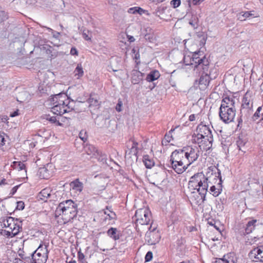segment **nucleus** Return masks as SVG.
<instances>
[{
    "label": "nucleus",
    "mask_w": 263,
    "mask_h": 263,
    "mask_svg": "<svg viewBox=\"0 0 263 263\" xmlns=\"http://www.w3.org/2000/svg\"><path fill=\"white\" fill-rule=\"evenodd\" d=\"M210 63V60L206 57L203 51L199 50L192 53L190 63L186 65H191L194 70H197L204 74L209 73Z\"/></svg>",
    "instance_id": "nucleus-1"
},
{
    "label": "nucleus",
    "mask_w": 263,
    "mask_h": 263,
    "mask_svg": "<svg viewBox=\"0 0 263 263\" xmlns=\"http://www.w3.org/2000/svg\"><path fill=\"white\" fill-rule=\"evenodd\" d=\"M211 171L209 170L206 173V176L204 175L203 172H199L194 174L190 178L189 181V187L191 190H195L197 186L202 185L203 183H209L210 181L209 179L211 178Z\"/></svg>",
    "instance_id": "nucleus-2"
},
{
    "label": "nucleus",
    "mask_w": 263,
    "mask_h": 263,
    "mask_svg": "<svg viewBox=\"0 0 263 263\" xmlns=\"http://www.w3.org/2000/svg\"><path fill=\"white\" fill-rule=\"evenodd\" d=\"M209 170L211 171V175L214 176V179L218 180V182L217 184V187L213 185L210 188V193L212 194L214 197H217L221 193L222 190L223 180L221 175V172L218 167L215 166H210L208 168Z\"/></svg>",
    "instance_id": "nucleus-3"
},
{
    "label": "nucleus",
    "mask_w": 263,
    "mask_h": 263,
    "mask_svg": "<svg viewBox=\"0 0 263 263\" xmlns=\"http://www.w3.org/2000/svg\"><path fill=\"white\" fill-rule=\"evenodd\" d=\"M253 108H241L239 116L237 118V124L236 130L240 129L242 126L243 123L246 124L250 123L253 121Z\"/></svg>",
    "instance_id": "nucleus-4"
},
{
    "label": "nucleus",
    "mask_w": 263,
    "mask_h": 263,
    "mask_svg": "<svg viewBox=\"0 0 263 263\" xmlns=\"http://www.w3.org/2000/svg\"><path fill=\"white\" fill-rule=\"evenodd\" d=\"M236 109L219 108V117L220 120L225 124H229L234 121Z\"/></svg>",
    "instance_id": "nucleus-5"
},
{
    "label": "nucleus",
    "mask_w": 263,
    "mask_h": 263,
    "mask_svg": "<svg viewBox=\"0 0 263 263\" xmlns=\"http://www.w3.org/2000/svg\"><path fill=\"white\" fill-rule=\"evenodd\" d=\"M185 154L184 160L187 161V165H190L193 162L196 161L199 156V151L197 148L192 147V146H184V150Z\"/></svg>",
    "instance_id": "nucleus-6"
},
{
    "label": "nucleus",
    "mask_w": 263,
    "mask_h": 263,
    "mask_svg": "<svg viewBox=\"0 0 263 263\" xmlns=\"http://www.w3.org/2000/svg\"><path fill=\"white\" fill-rule=\"evenodd\" d=\"M136 221L141 225H147L150 221L151 212L148 209H139L136 211Z\"/></svg>",
    "instance_id": "nucleus-7"
},
{
    "label": "nucleus",
    "mask_w": 263,
    "mask_h": 263,
    "mask_svg": "<svg viewBox=\"0 0 263 263\" xmlns=\"http://www.w3.org/2000/svg\"><path fill=\"white\" fill-rule=\"evenodd\" d=\"M78 206L77 203H74L72 200H66L60 202L56 209L55 214V216L61 215V213L70 210V208Z\"/></svg>",
    "instance_id": "nucleus-8"
},
{
    "label": "nucleus",
    "mask_w": 263,
    "mask_h": 263,
    "mask_svg": "<svg viewBox=\"0 0 263 263\" xmlns=\"http://www.w3.org/2000/svg\"><path fill=\"white\" fill-rule=\"evenodd\" d=\"M196 131L200 134H202V136L205 138V141H208L212 144L213 137L212 130L208 126L200 124L198 125Z\"/></svg>",
    "instance_id": "nucleus-9"
},
{
    "label": "nucleus",
    "mask_w": 263,
    "mask_h": 263,
    "mask_svg": "<svg viewBox=\"0 0 263 263\" xmlns=\"http://www.w3.org/2000/svg\"><path fill=\"white\" fill-rule=\"evenodd\" d=\"M211 71L209 73H201L199 79L196 80L194 82V86L196 87H199V89L202 90L204 89L209 85L210 83V79H212L211 77Z\"/></svg>",
    "instance_id": "nucleus-10"
},
{
    "label": "nucleus",
    "mask_w": 263,
    "mask_h": 263,
    "mask_svg": "<svg viewBox=\"0 0 263 263\" xmlns=\"http://www.w3.org/2000/svg\"><path fill=\"white\" fill-rule=\"evenodd\" d=\"M160 238L158 231H156V228H154L152 231L147 232L145 234V240L149 245H154L159 242Z\"/></svg>",
    "instance_id": "nucleus-11"
},
{
    "label": "nucleus",
    "mask_w": 263,
    "mask_h": 263,
    "mask_svg": "<svg viewBox=\"0 0 263 263\" xmlns=\"http://www.w3.org/2000/svg\"><path fill=\"white\" fill-rule=\"evenodd\" d=\"M184 150V146L181 149H175L170 156V162L174 163L175 161L187 162L184 160L185 154Z\"/></svg>",
    "instance_id": "nucleus-12"
},
{
    "label": "nucleus",
    "mask_w": 263,
    "mask_h": 263,
    "mask_svg": "<svg viewBox=\"0 0 263 263\" xmlns=\"http://www.w3.org/2000/svg\"><path fill=\"white\" fill-rule=\"evenodd\" d=\"M221 100V105L219 108L230 109H236L235 101L234 96H223Z\"/></svg>",
    "instance_id": "nucleus-13"
},
{
    "label": "nucleus",
    "mask_w": 263,
    "mask_h": 263,
    "mask_svg": "<svg viewBox=\"0 0 263 263\" xmlns=\"http://www.w3.org/2000/svg\"><path fill=\"white\" fill-rule=\"evenodd\" d=\"M248 142V138L247 135L239 134L236 141V144L239 151L245 154L247 149V144Z\"/></svg>",
    "instance_id": "nucleus-14"
},
{
    "label": "nucleus",
    "mask_w": 263,
    "mask_h": 263,
    "mask_svg": "<svg viewBox=\"0 0 263 263\" xmlns=\"http://www.w3.org/2000/svg\"><path fill=\"white\" fill-rule=\"evenodd\" d=\"M172 168L178 174H181L186 171L190 165H187V162L175 161L174 163L171 162Z\"/></svg>",
    "instance_id": "nucleus-15"
},
{
    "label": "nucleus",
    "mask_w": 263,
    "mask_h": 263,
    "mask_svg": "<svg viewBox=\"0 0 263 263\" xmlns=\"http://www.w3.org/2000/svg\"><path fill=\"white\" fill-rule=\"evenodd\" d=\"M48 258L47 255L32 252L31 253V263H46Z\"/></svg>",
    "instance_id": "nucleus-16"
},
{
    "label": "nucleus",
    "mask_w": 263,
    "mask_h": 263,
    "mask_svg": "<svg viewBox=\"0 0 263 263\" xmlns=\"http://www.w3.org/2000/svg\"><path fill=\"white\" fill-rule=\"evenodd\" d=\"M77 207L78 206L73 207V208H70V210L69 211L68 210L66 211L65 212L61 213V215L64 216L63 217V219L65 221V222H68L77 217L78 212Z\"/></svg>",
    "instance_id": "nucleus-17"
},
{
    "label": "nucleus",
    "mask_w": 263,
    "mask_h": 263,
    "mask_svg": "<svg viewBox=\"0 0 263 263\" xmlns=\"http://www.w3.org/2000/svg\"><path fill=\"white\" fill-rule=\"evenodd\" d=\"M234 253H229L222 258H215L216 260L212 263H236Z\"/></svg>",
    "instance_id": "nucleus-18"
},
{
    "label": "nucleus",
    "mask_w": 263,
    "mask_h": 263,
    "mask_svg": "<svg viewBox=\"0 0 263 263\" xmlns=\"http://www.w3.org/2000/svg\"><path fill=\"white\" fill-rule=\"evenodd\" d=\"M131 82L133 84H139L143 80L144 73L140 72L138 69H133L131 73Z\"/></svg>",
    "instance_id": "nucleus-19"
},
{
    "label": "nucleus",
    "mask_w": 263,
    "mask_h": 263,
    "mask_svg": "<svg viewBox=\"0 0 263 263\" xmlns=\"http://www.w3.org/2000/svg\"><path fill=\"white\" fill-rule=\"evenodd\" d=\"M253 99L251 98L250 93L247 91L242 98L241 108H253Z\"/></svg>",
    "instance_id": "nucleus-20"
},
{
    "label": "nucleus",
    "mask_w": 263,
    "mask_h": 263,
    "mask_svg": "<svg viewBox=\"0 0 263 263\" xmlns=\"http://www.w3.org/2000/svg\"><path fill=\"white\" fill-rule=\"evenodd\" d=\"M111 120L109 118L105 117L104 116H99L97 117L95 120V123L99 127H109L108 124L111 122Z\"/></svg>",
    "instance_id": "nucleus-21"
},
{
    "label": "nucleus",
    "mask_w": 263,
    "mask_h": 263,
    "mask_svg": "<svg viewBox=\"0 0 263 263\" xmlns=\"http://www.w3.org/2000/svg\"><path fill=\"white\" fill-rule=\"evenodd\" d=\"M108 236L115 241L119 240L122 234L120 231L118 230L116 228L111 227L106 232Z\"/></svg>",
    "instance_id": "nucleus-22"
},
{
    "label": "nucleus",
    "mask_w": 263,
    "mask_h": 263,
    "mask_svg": "<svg viewBox=\"0 0 263 263\" xmlns=\"http://www.w3.org/2000/svg\"><path fill=\"white\" fill-rule=\"evenodd\" d=\"M61 121L62 122H64V120H63V119H70L69 117H64V118H61ZM44 119H45L46 120L50 122V123L52 124H54L56 126H63V124L60 122V117H58L57 118V117L55 116H50V115H45Z\"/></svg>",
    "instance_id": "nucleus-23"
},
{
    "label": "nucleus",
    "mask_w": 263,
    "mask_h": 263,
    "mask_svg": "<svg viewBox=\"0 0 263 263\" xmlns=\"http://www.w3.org/2000/svg\"><path fill=\"white\" fill-rule=\"evenodd\" d=\"M256 219H252L248 222L246 224V227L245 230L240 232L241 235H246L252 232L254 229L256 225L255 223L257 222Z\"/></svg>",
    "instance_id": "nucleus-24"
},
{
    "label": "nucleus",
    "mask_w": 263,
    "mask_h": 263,
    "mask_svg": "<svg viewBox=\"0 0 263 263\" xmlns=\"http://www.w3.org/2000/svg\"><path fill=\"white\" fill-rule=\"evenodd\" d=\"M51 110L53 114L59 115L60 117L62 115L69 111L67 108H65V105H59V103L53 105L51 108Z\"/></svg>",
    "instance_id": "nucleus-25"
},
{
    "label": "nucleus",
    "mask_w": 263,
    "mask_h": 263,
    "mask_svg": "<svg viewBox=\"0 0 263 263\" xmlns=\"http://www.w3.org/2000/svg\"><path fill=\"white\" fill-rule=\"evenodd\" d=\"M190 198L195 204L198 205H201L205 201L203 200L202 196L198 193V192H195V191L191 192Z\"/></svg>",
    "instance_id": "nucleus-26"
},
{
    "label": "nucleus",
    "mask_w": 263,
    "mask_h": 263,
    "mask_svg": "<svg viewBox=\"0 0 263 263\" xmlns=\"http://www.w3.org/2000/svg\"><path fill=\"white\" fill-rule=\"evenodd\" d=\"M208 183H203L202 185H200V187L197 186L195 190H193L195 192H198V193L202 196L203 200H206V194L208 192Z\"/></svg>",
    "instance_id": "nucleus-27"
},
{
    "label": "nucleus",
    "mask_w": 263,
    "mask_h": 263,
    "mask_svg": "<svg viewBox=\"0 0 263 263\" xmlns=\"http://www.w3.org/2000/svg\"><path fill=\"white\" fill-rule=\"evenodd\" d=\"M37 174L40 178L44 179H48L51 175V173L50 171L47 169V167L44 166L39 168Z\"/></svg>",
    "instance_id": "nucleus-28"
},
{
    "label": "nucleus",
    "mask_w": 263,
    "mask_h": 263,
    "mask_svg": "<svg viewBox=\"0 0 263 263\" xmlns=\"http://www.w3.org/2000/svg\"><path fill=\"white\" fill-rule=\"evenodd\" d=\"M160 77V73L157 70H153L147 74L145 80L149 82H153L158 79Z\"/></svg>",
    "instance_id": "nucleus-29"
},
{
    "label": "nucleus",
    "mask_w": 263,
    "mask_h": 263,
    "mask_svg": "<svg viewBox=\"0 0 263 263\" xmlns=\"http://www.w3.org/2000/svg\"><path fill=\"white\" fill-rule=\"evenodd\" d=\"M143 162L146 168L151 169L155 165V162L153 158L148 155H145L143 156Z\"/></svg>",
    "instance_id": "nucleus-30"
},
{
    "label": "nucleus",
    "mask_w": 263,
    "mask_h": 263,
    "mask_svg": "<svg viewBox=\"0 0 263 263\" xmlns=\"http://www.w3.org/2000/svg\"><path fill=\"white\" fill-rule=\"evenodd\" d=\"M18 221L13 220V228L11 230L13 231V235H16L18 233L22 230V222L23 220H21L20 218Z\"/></svg>",
    "instance_id": "nucleus-31"
},
{
    "label": "nucleus",
    "mask_w": 263,
    "mask_h": 263,
    "mask_svg": "<svg viewBox=\"0 0 263 263\" xmlns=\"http://www.w3.org/2000/svg\"><path fill=\"white\" fill-rule=\"evenodd\" d=\"M70 186L73 190L81 192L83 189V184L79 179H76L70 182Z\"/></svg>",
    "instance_id": "nucleus-32"
},
{
    "label": "nucleus",
    "mask_w": 263,
    "mask_h": 263,
    "mask_svg": "<svg viewBox=\"0 0 263 263\" xmlns=\"http://www.w3.org/2000/svg\"><path fill=\"white\" fill-rule=\"evenodd\" d=\"M84 101H74L71 99L69 98V99L68 100L67 104L66 105V106H67V109L68 110H72L77 109V108L76 107L78 104L80 103H83Z\"/></svg>",
    "instance_id": "nucleus-33"
},
{
    "label": "nucleus",
    "mask_w": 263,
    "mask_h": 263,
    "mask_svg": "<svg viewBox=\"0 0 263 263\" xmlns=\"http://www.w3.org/2000/svg\"><path fill=\"white\" fill-rule=\"evenodd\" d=\"M127 12L131 14H139L140 15H142V14H146L147 15H149V13L147 12V10H145L140 7H132L128 9Z\"/></svg>",
    "instance_id": "nucleus-34"
},
{
    "label": "nucleus",
    "mask_w": 263,
    "mask_h": 263,
    "mask_svg": "<svg viewBox=\"0 0 263 263\" xmlns=\"http://www.w3.org/2000/svg\"><path fill=\"white\" fill-rule=\"evenodd\" d=\"M55 98L59 99L58 103L59 105H65V101H68L69 97L65 92H62L55 95Z\"/></svg>",
    "instance_id": "nucleus-35"
},
{
    "label": "nucleus",
    "mask_w": 263,
    "mask_h": 263,
    "mask_svg": "<svg viewBox=\"0 0 263 263\" xmlns=\"http://www.w3.org/2000/svg\"><path fill=\"white\" fill-rule=\"evenodd\" d=\"M106 209L108 210L109 213H107V212L104 211V213L106 215V217L104 218V220L106 221L107 219L109 220H116L117 215L116 213L111 211V207L107 206Z\"/></svg>",
    "instance_id": "nucleus-36"
},
{
    "label": "nucleus",
    "mask_w": 263,
    "mask_h": 263,
    "mask_svg": "<svg viewBox=\"0 0 263 263\" xmlns=\"http://www.w3.org/2000/svg\"><path fill=\"white\" fill-rule=\"evenodd\" d=\"M41 49L42 51H45L46 54H48L49 58H50V59L53 58V55L52 54V49H53L52 47H51V46H50L49 45L45 44V45H43L41 47Z\"/></svg>",
    "instance_id": "nucleus-37"
},
{
    "label": "nucleus",
    "mask_w": 263,
    "mask_h": 263,
    "mask_svg": "<svg viewBox=\"0 0 263 263\" xmlns=\"http://www.w3.org/2000/svg\"><path fill=\"white\" fill-rule=\"evenodd\" d=\"M95 156L98 159V161L102 162L103 163H106L107 155L105 154L102 153L101 152L98 151Z\"/></svg>",
    "instance_id": "nucleus-38"
},
{
    "label": "nucleus",
    "mask_w": 263,
    "mask_h": 263,
    "mask_svg": "<svg viewBox=\"0 0 263 263\" xmlns=\"http://www.w3.org/2000/svg\"><path fill=\"white\" fill-rule=\"evenodd\" d=\"M263 112V106H259L256 111L253 114V122L257 120L261 116Z\"/></svg>",
    "instance_id": "nucleus-39"
},
{
    "label": "nucleus",
    "mask_w": 263,
    "mask_h": 263,
    "mask_svg": "<svg viewBox=\"0 0 263 263\" xmlns=\"http://www.w3.org/2000/svg\"><path fill=\"white\" fill-rule=\"evenodd\" d=\"M33 252L43 253V254L47 255V256H48L49 251L48 250L47 246H45V247L44 248L43 245L40 244L39 247Z\"/></svg>",
    "instance_id": "nucleus-40"
},
{
    "label": "nucleus",
    "mask_w": 263,
    "mask_h": 263,
    "mask_svg": "<svg viewBox=\"0 0 263 263\" xmlns=\"http://www.w3.org/2000/svg\"><path fill=\"white\" fill-rule=\"evenodd\" d=\"M85 148L88 155L92 154L94 156L99 151L94 145L90 144L87 145Z\"/></svg>",
    "instance_id": "nucleus-41"
},
{
    "label": "nucleus",
    "mask_w": 263,
    "mask_h": 263,
    "mask_svg": "<svg viewBox=\"0 0 263 263\" xmlns=\"http://www.w3.org/2000/svg\"><path fill=\"white\" fill-rule=\"evenodd\" d=\"M12 166L14 169H18L19 171L26 170L25 164L21 161H14ZM25 172H27L26 170Z\"/></svg>",
    "instance_id": "nucleus-42"
},
{
    "label": "nucleus",
    "mask_w": 263,
    "mask_h": 263,
    "mask_svg": "<svg viewBox=\"0 0 263 263\" xmlns=\"http://www.w3.org/2000/svg\"><path fill=\"white\" fill-rule=\"evenodd\" d=\"M74 72L75 73V76H78V78H81L83 76V69L81 63L77 65Z\"/></svg>",
    "instance_id": "nucleus-43"
},
{
    "label": "nucleus",
    "mask_w": 263,
    "mask_h": 263,
    "mask_svg": "<svg viewBox=\"0 0 263 263\" xmlns=\"http://www.w3.org/2000/svg\"><path fill=\"white\" fill-rule=\"evenodd\" d=\"M198 21V18L196 15H193L189 21V24L194 28V29H197L199 26Z\"/></svg>",
    "instance_id": "nucleus-44"
},
{
    "label": "nucleus",
    "mask_w": 263,
    "mask_h": 263,
    "mask_svg": "<svg viewBox=\"0 0 263 263\" xmlns=\"http://www.w3.org/2000/svg\"><path fill=\"white\" fill-rule=\"evenodd\" d=\"M174 129H171L168 134H166L165 135L164 139L162 141V143L163 145H166L171 140L173 139L172 136L171 135V132L173 131Z\"/></svg>",
    "instance_id": "nucleus-45"
},
{
    "label": "nucleus",
    "mask_w": 263,
    "mask_h": 263,
    "mask_svg": "<svg viewBox=\"0 0 263 263\" xmlns=\"http://www.w3.org/2000/svg\"><path fill=\"white\" fill-rule=\"evenodd\" d=\"M18 256L24 260V263H31V254L26 255L23 251L22 252L18 253Z\"/></svg>",
    "instance_id": "nucleus-46"
},
{
    "label": "nucleus",
    "mask_w": 263,
    "mask_h": 263,
    "mask_svg": "<svg viewBox=\"0 0 263 263\" xmlns=\"http://www.w3.org/2000/svg\"><path fill=\"white\" fill-rule=\"evenodd\" d=\"M50 192V189L45 188L40 192V195L44 198L47 199L51 196Z\"/></svg>",
    "instance_id": "nucleus-47"
},
{
    "label": "nucleus",
    "mask_w": 263,
    "mask_h": 263,
    "mask_svg": "<svg viewBox=\"0 0 263 263\" xmlns=\"http://www.w3.org/2000/svg\"><path fill=\"white\" fill-rule=\"evenodd\" d=\"M9 17L8 14L7 12L3 10L2 8H0V23L6 21Z\"/></svg>",
    "instance_id": "nucleus-48"
},
{
    "label": "nucleus",
    "mask_w": 263,
    "mask_h": 263,
    "mask_svg": "<svg viewBox=\"0 0 263 263\" xmlns=\"http://www.w3.org/2000/svg\"><path fill=\"white\" fill-rule=\"evenodd\" d=\"M138 153V149H136L135 148H134L133 149H132V147H131L129 149L128 152H127V151L126 152L125 157V158H126L128 155L133 154L134 156H135V157L136 158V160H137Z\"/></svg>",
    "instance_id": "nucleus-49"
},
{
    "label": "nucleus",
    "mask_w": 263,
    "mask_h": 263,
    "mask_svg": "<svg viewBox=\"0 0 263 263\" xmlns=\"http://www.w3.org/2000/svg\"><path fill=\"white\" fill-rule=\"evenodd\" d=\"M242 13L243 17H246V18H249L250 17H256L258 16V15L254 11H245L242 12Z\"/></svg>",
    "instance_id": "nucleus-50"
},
{
    "label": "nucleus",
    "mask_w": 263,
    "mask_h": 263,
    "mask_svg": "<svg viewBox=\"0 0 263 263\" xmlns=\"http://www.w3.org/2000/svg\"><path fill=\"white\" fill-rule=\"evenodd\" d=\"M2 219H5V223L6 224V226L7 227V228L9 227V222H13V220H15L17 221L19 220L18 218H15L11 216L2 217L1 218V220Z\"/></svg>",
    "instance_id": "nucleus-51"
},
{
    "label": "nucleus",
    "mask_w": 263,
    "mask_h": 263,
    "mask_svg": "<svg viewBox=\"0 0 263 263\" xmlns=\"http://www.w3.org/2000/svg\"><path fill=\"white\" fill-rule=\"evenodd\" d=\"M88 102L90 104V105H92L96 107H98L100 105L98 100L92 98L91 97V95H90V97L88 99Z\"/></svg>",
    "instance_id": "nucleus-52"
},
{
    "label": "nucleus",
    "mask_w": 263,
    "mask_h": 263,
    "mask_svg": "<svg viewBox=\"0 0 263 263\" xmlns=\"http://www.w3.org/2000/svg\"><path fill=\"white\" fill-rule=\"evenodd\" d=\"M166 9V7L164 6H160L157 7L156 10L153 12L154 14L156 16H159L160 14H161L164 13L165 10Z\"/></svg>",
    "instance_id": "nucleus-53"
},
{
    "label": "nucleus",
    "mask_w": 263,
    "mask_h": 263,
    "mask_svg": "<svg viewBox=\"0 0 263 263\" xmlns=\"http://www.w3.org/2000/svg\"><path fill=\"white\" fill-rule=\"evenodd\" d=\"M227 202V199L224 197H220L219 198V202L216 204V208L221 209V210L223 209V205Z\"/></svg>",
    "instance_id": "nucleus-54"
},
{
    "label": "nucleus",
    "mask_w": 263,
    "mask_h": 263,
    "mask_svg": "<svg viewBox=\"0 0 263 263\" xmlns=\"http://www.w3.org/2000/svg\"><path fill=\"white\" fill-rule=\"evenodd\" d=\"M144 38L146 41L151 43H154L155 41V36L153 33H146L144 35Z\"/></svg>",
    "instance_id": "nucleus-55"
},
{
    "label": "nucleus",
    "mask_w": 263,
    "mask_h": 263,
    "mask_svg": "<svg viewBox=\"0 0 263 263\" xmlns=\"http://www.w3.org/2000/svg\"><path fill=\"white\" fill-rule=\"evenodd\" d=\"M204 138V137L202 136V134H200L198 132L197 134V138H194L192 139V142L194 143H198L199 144L202 141V139Z\"/></svg>",
    "instance_id": "nucleus-56"
},
{
    "label": "nucleus",
    "mask_w": 263,
    "mask_h": 263,
    "mask_svg": "<svg viewBox=\"0 0 263 263\" xmlns=\"http://www.w3.org/2000/svg\"><path fill=\"white\" fill-rule=\"evenodd\" d=\"M82 31V35L83 38L86 41H91V37L89 36V31L84 29L83 30H81Z\"/></svg>",
    "instance_id": "nucleus-57"
},
{
    "label": "nucleus",
    "mask_w": 263,
    "mask_h": 263,
    "mask_svg": "<svg viewBox=\"0 0 263 263\" xmlns=\"http://www.w3.org/2000/svg\"><path fill=\"white\" fill-rule=\"evenodd\" d=\"M13 232H14L13 230L7 231V230H2V234L4 236H7V237H13L15 236V235H13V234H14Z\"/></svg>",
    "instance_id": "nucleus-58"
},
{
    "label": "nucleus",
    "mask_w": 263,
    "mask_h": 263,
    "mask_svg": "<svg viewBox=\"0 0 263 263\" xmlns=\"http://www.w3.org/2000/svg\"><path fill=\"white\" fill-rule=\"evenodd\" d=\"M78 261L81 263L85 262V255L82 252H81V250H80L78 252Z\"/></svg>",
    "instance_id": "nucleus-59"
},
{
    "label": "nucleus",
    "mask_w": 263,
    "mask_h": 263,
    "mask_svg": "<svg viewBox=\"0 0 263 263\" xmlns=\"http://www.w3.org/2000/svg\"><path fill=\"white\" fill-rule=\"evenodd\" d=\"M16 206L15 210H23L25 208V203L23 201H19L16 202Z\"/></svg>",
    "instance_id": "nucleus-60"
},
{
    "label": "nucleus",
    "mask_w": 263,
    "mask_h": 263,
    "mask_svg": "<svg viewBox=\"0 0 263 263\" xmlns=\"http://www.w3.org/2000/svg\"><path fill=\"white\" fill-rule=\"evenodd\" d=\"M170 4L173 8H176L180 5L181 0H172Z\"/></svg>",
    "instance_id": "nucleus-61"
},
{
    "label": "nucleus",
    "mask_w": 263,
    "mask_h": 263,
    "mask_svg": "<svg viewBox=\"0 0 263 263\" xmlns=\"http://www.w3.org/2000/svg\"><path fill=\"white\" fill-rule=\"evenodd\" d=\"M153 258V253L151 251H148L145 255V261L148 262L151 261Z\"/></svg>",
    "instance_id": "nucleus-62"
},
{
    "label": "nucleus",
    "mask_w": 263,
    "mask_h": 263,
    "mask_svg": "<svg viewBox=\"0 0 263 263\" xmlns=\"http://www.w3.org/2000/svg\"><path fill=\"white\" fill-rule=\"evenodd\" d=\"M86 132H83V130H81L79 133V137L85 142L87 140V136H86Z\"/></svg>",
    "instance_id": "nucleus-63"
},
{
    "label": "nucleus",
    "mask_w": 263,
    "mask_h": 263,
    "mask_svg": "<svg viewBox=\"0 0 263 263\" xmlns=\"http://www.w3.org/2000/svg\"><path fill=\"white\" fill-rule=\"evenodd\" d=\"M122 102L119 99L118 102L116 105V109L117 111L120 112L122 111Z\"/></svg>",
    "instance_id": "nucleus-64"
}]
</instances>
